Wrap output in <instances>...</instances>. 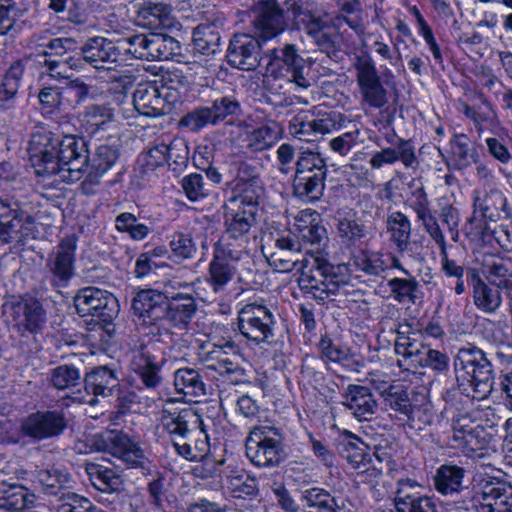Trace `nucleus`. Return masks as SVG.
I'll list each match as a JSON object with an SVG mask.
<instances>
[{"label": "nucleus", "mask_w": 512, "mask_h": 512, "mask_svg": "<svg viewBox=\"0 0 512 512\" xmlns=\"http://www.w3.org/2000/svg\"><path fill=\"white\" fill-rule=\"evenodd\" d=\"M396 508L398 512H437L435 503L428 497H399Z\"/></svg>", "instance_id": "obj_59"}, {"label": "nucleus", "mask_w": 512, "mask_h": 512, "mask_svg": "<svg viewBox=\"0 0 512 512\" xmlns=\"http://www.w3.org/2000/svg\"><path fill=\"white\" fill-rule=\"evenodd\" d=\"M201 420L199 416L191 410L181 411L177 415H163L162 425L164 429L171 435L185 438L191 431L190 426H199Z\"/></svg>", "instance_id": "obj_42"}, {"label": "nucleus", "mask_w": 512, "mask_h": 512, "mask_svg": "<svg viewBox=\"0 0 512 512\" xmlns=\"http://www.w3.org/2000/svg\"><path fill=\"white\" fill-rule=\"evenodd\" d=\"M458 382L472 389L474 399L486 398L492 390L490 368L481 350L461 349L455 359Z\"/></svg>", "instance_id": "obj_4"}, {"label": "nucleus", "mask_w": 512, "mask_h": 512, "mask_svg": "<svg viewBox=\"0 0 512 512\" xmlns=\"http://www.w3.org/2000/svg\"><path fill=\"white\" fill-rule=\"evenodd\" d=\"M358 84L364 100L371 106L385 104V90L381 86L374 63L369 57L359 58L356 62Z\"/></svg>", "instance_id": "obj_18"}, {"label": "nucleus", "mask_w": 512, "mask_h": 512, "mask_svg": "<svg viewBox=\"0 0 512 512\" xmlns=\"http://www.w3.org/2000/svg\"><path fill=\"white\" fill-rule=\"evenodd\" d=\"M28 152L44 187L76 182L87 172V148L83 139L75 135H65L61 141L54 142L49 133H35Z\"/></svg>", "instance_id": "obj_1"}, {"label": "nucleus", "mask_w": 512, "mask_h": 512, "mask_svg": "<svg viewBox=\"0 0 512 512\" xmlns=\"http://www.w3.org/2000/svg\"><path fill=\"white\" fill-rule=\"evenodd\" d=\"M76 240L74 237H67L61 241L55 252L50 268L55 277L61 281L69 280L73 275L74 253Z\"/></svg>", "instance_id": "obj_36"}, {"label": "nucleus", "mask_w": 512, "mask_h": 512, "mask_svg": "<svg viewBox=\"0 0 512 512\" xmlns=\"http://www.w3.org/2000/svg\"><path fill=\"white\" fill-rule=\"evenodd\" d=\"M338 236L344 241L355 242L366 235L365 226L352 209H341L336 214Z\"/></svg>", "instance_id": "obj_40"}, {"label": "nucleus", "mask_w": 512, "mask_h": 512, "mask_svg": "<svg viewBox=\"0 0 512 512\" xmlns=\"http://www.w3.org/2000/svg\"><path fill=\"white\" fill-rule=\"evenodd\" d=\"M37 481L46 493L56 494L70 483V477L66 472L59 470H40L37 473Z\"/></svg>", "instance_id": "obj_55"}, {"label": "nucleus", "mask_w": 512, "mask_h": 512, "mask_svg": "<svg viewBox=\"0 0 512 512\" xmlns=\"http://www.w3.org/2000/svg\"><path fill=\"white\" fill-rule=\"evenodd\" d=\"M303 500L307 507L316 509V512H334L337 506L335 499L320 488L306 490L303 494Z\"/></svg>", "instance_id": "obj_53"}, {"label": "nucleus", "mask_w": 512, "mask_h": 512, "mask_svg": "<svg viewBox=\"0 0 512 512\" xmlns=\"http://www.w3.org/2000/svg\"><path fill=\"white\" fill-rule=\"evenodd\" d=\"M284 16L277 4L273 1H266L257 7L255 29L258 36L268 40L284 30Z\"/></svg>", "instance_id": "obj_23"}, {"label": "nucleus", "mask_w": 512, "mask_h": 512, "mask_svg": "<svg viewBox=\"0 0 512 512\" xmlns=\"http://www.w3.org/2000/svg\"><path fill=\"white\" fill-rule=\"evenodd\" d=\"M57 512H105L92 506L91 502L73 493L65 494L57 507Z\"/></svg>", "instance_id": "obj_58"}, {"label": "nucleus", "mask_w": 512, "mask_h": 512, "mask_svg": "<svg viewBox=\"0 0 512 512\" xmlns=\"http://www.w3.org/2000/svg\"><path fill=\"white\" fill-rule=\"evenodd\" d=\"M36 235L35 221L30 215L0 200V239L20 242Z\"/></svg>", "instance_id": "obj_13"}, {"label": "nucleus", "mask_w": 512, "mask_h": 512, "mask_svg": "<svg viewBox=\"0 0 512 512\" xmlns=\"http://www.w3.org/2000/svg\"><path fill=\"white\" fill-rule=\"evenodd\" d=\"M273 324V314L262 304L248 303L238 312L240 332L253 341H266L272 335Z\"/></svg>", "instance_id": "obj_11"}, {"label": "nucleus", "mask_w": 512, "mask_h": 512, "mask_svg": "<svg viewBox=\"0 0 512 512\" xmlns=\"http://www.w3.org/2000/svg\"><path fill=\"white\" fill-rule=\"evenodd\" d=\"M342 115L336 112L325 113L312 119L315 134H328L342 127Z\"/></svg>", "instance_id": "obj_64"}, {"label": "nucleus", "mask_w": 512, "mask_h": 512, "mask_svg": "<svg viewBox=\"0 0 512 512\" xmlns=\"http://www.w3.org/2000/svg\"><path fill=\"white\" fill-rule=\"evenodd\" d=\"M388 232L391 240L400 250H405L411 234V223L401 212H393L387 219Z\"/></svg>", "instance_id": "obj_48"}, {"label": "nucleus", "mask_w": 512, "mask_h": 512, "mask_svg": "<svg viewBox=\"0 0 512 512\" xmlns=\"http://www.w3.org/2000/svg\"><path fill=\"white\" fill-rule=\"evenodd\" d=\"M21 73V68L18 66L11 67L6 73L0 85V107H6L16 96L19 89Z\"/></svg>", "instance_id": "obj_57"}, {"label": "nucleus", "mask_w": 512, "mask_h": 512, "mask_svg": "<svg viewBox=\"0 0 512 512\" xmlns=\"http://www.w3.org/2000/svg\"><path fill=\"white\" fill-rule=\"evenodd\" d=\"M324 167V160L318 153L304 151L296 163V174H313L314 172L323 171Z\"/></svg>", "instance_id": "obj_62"}, {"label": "nucleus", "mask_w": 512, "mask_h": 512, "mask_svg": "<svg viewBox=\"0 0 512 512\" xmlns=\"http://www.w3.org/2000/svg\"><path fill=\"white\" fill-rule=\"evenodd\" d=\"M167 298L165 292L142 290L134 297L132 309L143 325L153 326L156 321L164 318Z\"/></svg>", "instance_id": "obj_17"}, {"label": "nucleus", "mask_w": 512, "mask_h": 512, "mask_svg": "<svg viewBox=\"0 0 512 512\" xmlns=\"http://www.w3.org/2000/svg\"><path fill=\"white\" fill-rule=\"evenodd\" d=\"M344 405L359 420H369L377 409V403L369 389L357 385L348 387Z\"/></svg>", "instance_id": "obj_29"}, {"label": "nucleus", "mask_w": 512, "mask_h": 512, "mask_svg": "<svg viewBox=\"0 0 512 512\" xmlns=\"http://www.w3.org/2000/svg\"><path fill=\"white\" fill-rule=\"evenodd\" d=\"M86 472L93 486L99 491L111 493L122 488L121 475L109 466L92 462L87 463Z\"/></svg>", "instance_id": "obj_37"}, {"label": "nucleus", "mask_w": 512, "mask_h": 512, "mask_svg": "<svg viewBox=\"0 0 512 512\" xmlns=\"http://www.w3.org/2000/svg\"><path fill=\"white\" fill-rule=\"evenodd\" d=\"M512 487L504 483H490L482 491L483 512H511Z\"/></svg>", "instance_id": "obj_34"}, {"label": "nucleus", "mask_w": 512, "mask_h": 512, "mask_svg": "<svg viewBox=\"0 0 512 512\" xmlns=\"http://www.w3.org/2000/svg\"><path fill=\"white\" fill-rule=\"evenodd\" d=\"M36 496L25 487L0 481V508L6 510L22 511L34 506Z\"/></svg>", "instance_id": "obj_31"}, {"label": "nucleus", "mask_w": 512, "mask_h": 512, "mask_svg": "<svg viewBox=\"0 0 512 512\" xmlns=\"http://www.w3.org/2000/svg\"><path fill=\"white\" fill-rule=\"evenodd\" d=\"M326 239V229L320 223L319 214L312 209L301 210L291 228L278 232L275 245L282 250L299 252L307 245L318 244Z\"/></svg>", "instance_id": "obj_5"}, {"label": "nucleus", "mask_w": 512, "mask_h": 512, "mask_svg": "<svg viewBox=\"0 0 512 512\" xmlns=\"http://www.w3.org/2000/svg\"><path fill=\"white\" fill-rule=\"evenodd\" d=\"M474 303L484 312H493L500 306L501 298L497 290L479 280L474 286Z\"/></svg>", "instance_id": "obj_52"}, {"label": "nucleus", "mask_w": 512, "mask_h": 512, "mask_svg": "<svg viewBox=\"0 0 512 512\" xmlns=\"http://www.w3.org/2000/svg\"><path fill=\"white\" fill-rule=\"evenodd\" d=\"M220 33L219 28L213 23H204L198 25L193 31V51L194 57L198 58L193 63H188L191 75L206 79L212 67L211 55L220 51Z\"/></svg>", "instance_id": "obj_10"}, {"label": "nucleus", "mask_w": 512, "mask_h": 512, "mask_svg": "<svg viewBox=\"0 0 512 512\" xmlns=\"http://www.w3.org/2000/svg\"><path fill=\"white\" fill-rule=\"evenodd\" d=\"M150 61L168 60L178 53L179 42L174 38L157 33H150Z\"/></svg>", "instance_id": "obj_49"}, {"label": "nucleus", "mask_w": 512, "mask_h": 512, "mask_svg": "<svg viewBox=\"0 0 512 512\" xmlns=\"http://www.w3.org/2000/svg\"><path fill=\"white\" fill-rule=\"evenodd\" d=\"M74 450L78 454L108 452L129 467H137L144 462L143 452L137 444L126 435L114 430L85 434L75 442Z\"/></svg>", "instance_id": "obj_3"}, {"label": "nucleus", "mask_w": 512, "mask_h": 512, "mask_svg": "<svg viewBox=\"0 0 512 512\" xmlns=\"http://www.w3.org/2000/svg\"><path fill=\"white\" fill-rule=\"evenodd\" d=\"M266 76L285 79L302 90L309 88L313 82L307 61L297 54L293 45L272 50L267 56Z\"/></svg>", "instance_id": "obj_6"}, {"label": "nucleus", "mask_w": 512, "mask_h": 512, "mask_svg": "<svg viewBox=\"0 0 512 512\" xmlns=\"http://www.w3.org/2000/svg\"><path fill=\"white\" fill-rule=\"evenodd\" d=\"M226 481L227 489L234 498H253L258 493L256 480L242 468L229 467Z\"/></svg>", "instance_id": "obj_38"}, {"label": "nucleus", "mask_w": 512, "mask_h": 512, "mask_svg": "<svg viewBox=\"0 0 512 512\" xmlns=\"http://www.w3.org/2000/svg\"><path fill=\"white\" fill-rule=\"evenodd\" d=\"M82 129L91 135L102 131H117L118 121L113 111L105 106H90L80 115Z\"/></svg>", "instance_id": "obj_25"}, {"label": "nucleus", "mask_w": 512, "mask_h": 512, "mask_svg": "<svg viewBox=\"0 0 512 512\" xmlns=\"http://www.w3.org/2000/svg\"><path fill=\"white\" fill-rule=\"evenodd\" d=\"M260 43L250 35H235L228 49V62L240 70L250 71L259 64Z\"/></svg>", "instance_id": "obj_19"}, {"label": "nucleus", "mask_w": 512, "mask_h": 512, "mask_svg": "<svg viewBox=\"0 0 512 512\" xmlns=\"http://www.w3.org/2000/svg\"><path fill=\"white\" fill-rule=\"evenodd\" d=\"M13 326L22 336L40 332L46 322V315L38 301L23 300L12 305Z\"/></svg>", "instance_id": "obj_16"}, {"label": "nucleus", "mask_w": 512, "mask_h": 512, "mask_svg": "<svg viewBox=\"0 0 512 512\" xmlns=\"http://www.w3.org/2000/svg\"><path fill=\"white\" fill-rule=\"evenodd\" d=\"M168 152L169 148L166 147V143H159L142 153L138 162L146 171H153L166 165L167 158L165 155Z\"/></svg>", "instance_id": "obj_56"}, {"label": "nucleus", "mask_w": 512, "mask_h": 512, "mask_svg": "<svg viewBox=\"0 0 512 512\" xmlns=\"http://www.w3.org/2000/svg\"><path fill=\"white\" fill-rule=\"evenodd\" d=\"M34 4L35 0H0V35L6 34Z\"/></svg>", "instance_id": "obj_43"}, {"label": "nucleus", "mask_w": 512, "mask_h": 512, "mask_svg": "<svg viewBox=\"0 0 512 512\" xmlns=\"http://www.w3.org/2000/svg\"><path fill=\"white\" fill-rule=\"evenodd\" d=\"M463 476V470L457 466H441L435 477L436 488L444 495L457 492L461 488Z\"/></svg>", "instance_id": "obj_47"}, {"label": "nucleus", "mask_w": 512, "mask_h": 512, "mask_svg": "<svg viewBox=\"0 0 512 512\" xmlns=\"http://www.w3.org/2000/svg\"><path fill=\"white\" fill-rule=\"evenodd\" d=\"M484 433L483 428L468 417L459 418L453 425V439L456 446L477 456H483L480 450L485 439Z\"/></svg>", "instance_id": "obj_22"}, {"label": "nucleus", "mask_w": 512, "mask_h": 512, "mask_svg": "<svg viewBox=\"0 0 512 512\" xmlns=\"http://www.w3.org/2000/svg\"><path fill=\"white\" fill-rule=\"evenodd\" d=\"M82 53L84 60L96 69L105 68L104 63H114L120 59L118 41L115 43L104 37L89 39L82 47ZM106 69L110 70L111 67Z\"/></svg>", "instance_id": "obj_21"}, {"label": "nucleus", "mask_w": 512, "mask_h": 512, "mask_svg": "<svg viewBox=\"0 0 512 512\" xmlns=\"http://www.w3.org/2000/svg\"><path fill=\"white\" fill-rule=\"evenodd\" d=\"M417 336V333H412L411 336L408 327H402L395 343L396 353L410 360V367H417L415 360L422 357L423 349L426 348L418 341Z\"/></svg>", "instance_id": "obj_44"}, {"label": "nucleus", "mask_w": 512, "mask_h": 512, "mask_svg": "<svg viewBox=\"0 0 512 512\" xmlns=\"http://www.w3.org/2000/svg\"><path fill=\"white\" fill-rule=\"evenodd\" d=\"M294 188L300 197H307L310 200L319 198L324 189V171L296 174Z\"/></svg>", "instance_id": "obj_45"}, {"label": "nucleus", "mask_w": 512, "mask_h": 512, "mask_svg": "<svg viewBox=\"0 0 512 512\" xmlns=\"http://www.w3.org/2000/svg\"><path fill=\"white\" fill-rule=\"evenodd\" d=\"M242 249H227L224 246H216L214 259L210 263L209 284L214 292L224 288L236 277V268L233 262L242 258Z\"/></svg>", "instance_id": "obj_15"}, {"label": "nucleus", "mask_w": 512, "mask_h": 512, "mask_svg": "<svg viewBox=\"0 0 512 512\" xmlns=\"http://www.w3.org/2000/svg\"><path fill=\"white\" fill-rule=\"evenodd\" d=\"M116 229L121 233H127L129 237L136 241L145 239L151 231L146 224L139 222L132 213H121L115 220Z\"/></svg>", "instance_id": "obj_50"}, {"label": "nucleus", "mask_w": 512, "mask_h": 512, "mask_svg": "<svg viewBox=\"0 0 512 512\" xmlns=\"http://www.w3.org/2000/svg\"><path fill=\"white\" fill-rule=\"evenodd\" d=\"M172 12L173 9L170 5L160 2L142 8L139 11V18H147L148 25H160L164 28H168L173 24Z\"/></svg>", "instance_id": "obj_51"}, {"label": "nucleus", "mask_w": 512, "mask_h": 512, "mask_svg": "<svg viewBox=\"0 0 512 512\" xmlns=\"http://www.w3.org/2000/svg\"><path fill=\"white\" fill-rule=\"evenodd\" d=\"M164 362V358L158 359L149 351H142L133 357L132 368L141 377L145 386L155 387L161 381L159 372Z\"/></svg>", "instance_id": "obj_35"}, {"label": "nucleus", "mask_w": 512, "mask_h": 512, "mask_svg": "<svg viewBox=\"0 0 512 512\" xmlns=\"http://www.w3.org/2000/svg\"><path fill=\"white\" fill-rule=\"evenodd\" d=\"M170 248L176 259H189L196 252V246L192 238L187 234H176L170 242Z\"/></svg>", "instance_id": "obj_61"}, {"label": "nucleus", "mask_w": 512, "mask_h": 512, "mask_svg": "<svg viewBox=\"0 0 512 512\" xmlns=\"http://www.w3.org/2000/svg\"><path fill=\"white\" fill-rule=\"evenodd\" d=\"M294 19L298 28L304 29L308 36L325 50L340 45L342 42L340 29L344 23L351 26L350 22L342 16L302 9L295 12Z\"/></svg>", "instance_id": "obj_8"}, {"label": "nucleus", "mask_w": 512, "mask_h": 512, "mask_svg": "<svg viewBox=\"0 0 512 512\" xmlns=\"http://www.w3.org/2000/svg\"><path fill=\"white\" fill-rule=\"evenodd\" d=\"M65 426L64 419L55 412L36 413L27 418L23 431L35 438H47L58 434Z\"/></svg>", "instance_id": "obj_28"}, {"label": "nucleus", "mask_w": 512, "mask_h": 512, "mask_svg": "<svg viewBox=\"0 0 512 512\" xmlns=\"http://www.w3.org/2000/svg\"><path fill=\"white\" fill-rule=\"evenodd\" d=\"M150 33L138 34L118 40L120 56L122 53L130 58L150 61Z\"/></svg>", "instance_id": "obj_46"}, {"label": "nucleus", "mask_w": 512, "mask_h": 512, "mask_svg": "<svg viewBox=\"0 0 512 512\" xmlns=\"http://www.w3.org/2000/svg\"><path fill=\"white\" fill-rule=\"evenodd\" d=\"M401 161L406 167H411L416 162L413 146L408 141L401 140L397 147H387L374 152L369 164L372 169H382L385 166L394 165Z\"/></svg>", "instance_id": "obj_27"}, {"label": "nucleus", "mask_w": 512, "mask_h": 512, "mask_svg": "<svg viewBox=\"0 0 512 512\" xmlns=\"http://www.w3.org/2000/svg\"><path fill=\"white\" fill-rule=\"evenodd\" d=\"M165 88L159 89L155 85H140L134 92L133 101L135 108L147 116H160L165 108Z\"/></svg>", "instance_id": "obj_24"}, {"label": "nucleus", "mask_w": 512, "mask_h": 512, "mask_svg": "<svg viewBox=\"0 0 512 512\" xmlns=\"http://www.w3.org/2000/svg\"><path fill=\"white\" fill-rule=\"evenodd\" d=\"M381 394L386 406L406 417L408 421L414 422L416 418H420L421 410L412 405L403 384H392L383 389Z\"/></svg>", "instance_id": "obj_32"}, {"label": "nucleus", "mask_w": 512, "mask_h": 512, "mask_svg": "<svg viewBox=\"0 0 512 512\" xmlns=\"http://www.w3.org/2000/svg\"><path fill=\"white\" fill-rule=\"evenodd\" d=\"M258 193L251 191L246 195H238L228 201L225 206V232L217 244L227 249H242L245 253L249 241V232L256 223L258 213Z\"/></svg>", "instance_id": "obj_2"}, {"label": "nucleus", "mask_w": 512, "mask_h": 512, "mask_svg": "<svg viewBox=\"0 0 512 512\" xmlns=\"http://www.w3.org/2000/svg\"><path fill=\"white\" fill-rule=\"evenodd\" d=\"M281 127L276 122H269L257 128H246L243 142L251 151H263L271 148L281 138Z\"/></svg>", "instance_id": "obj_33"}, {"label": "nucleus", "mask_w": 512, "mask_h": 512, "mask_svg": "<svg viewBox=\"0 0 512 512\" xmlns=\"http://www.w3.org/2000/svg\"><path fill=\"white\" fill-rule=\"evenodd\" d=\"M118 380L114 372L106 367H98L88 373L85 377V387L87 392H92L93 397L90 399L76 398L81 403H89L95 405L97 403L96 396H106L112 392L117 386Z\"/></svg>", "instance_id": "obj_30"}, {"label": "nucleus", "mask_w": 512, "mask_h": 512, "mask_svg": "<svg viewBox=\"0 0 512 512\" xmlns=\"http://www.w3.org/2000/svg\"><path fill=\"white\" fill-rule=\"evenodd\" d=\"M308 264H311V274L316 275L317 280L307 282L306 287L319 289L322 284L329 293H335L350 280L349 268L345 264L333 265L323 257L314 255H309Z\"/></svg>", "instance_id": "obj_14"}, {"label": "nucleus", "mask_w": 512, "mask_h": 512, "mask_svg": "<svg viewBox=\"0 0 512 512\" xmlns=\"http://www.w3.org/2000/svg\"><path fill=\"white\" fill-rule=\"evenodd\" d=\"M169 152L165 155L167 158L166 165L174 172L182 171L188 164V147L181 139H175L166 144Z\"/></svg>", "instance_id": "obj_54"}, {"label": "nucleus", "mask_w": 512, "mask_h": 512, "mask_svg": "<svg viewBox=\"0 0 512 512\" xmlns=\"http://www.w3.org/2000/svg\"><path fill=\"white\" fill-rule=\"evenodd\" d=\"M338 451L350 468L364 477L363 481L372 482L381 474V468L372 463L367 445L358 437L348 434L338 443Z\"/></svg>", "instance_id": "obj_12"}, {"label": "nucleus", "mask_w": 512, "mask_h": 512, "mask_svg": "<svg viewBox=\"0 0 512 512\" xmlns=\"http://www.w3.org/2000/svg\"><path fill=\"white\" fill-rule=\"evenodd\" d=\"M185 195L191 201H199L208 195L204 187L203 177L200 174H189L181 181Z\"/></svg>", "instance_id": "obj_60"}, {"label": "nucleus", "mask_w": 512, "mask_h": 512, "mask_svg": "<svg viewBox=\"0 0 512 512\" xmlns=\"http://www.w3.org/2000/svg\"><path fill=\"white\" fill-rule=\"evenodd\" d=\"M174 386L185 402H193L205 394L204 383L194 369H178L174 376Z\"/></svg>", "instance_id": "obj_39"}, {"label": "nucleus", "mask_w": 512, "mask_h": 512, "mask_svg": "<svg viewBox=\"0 0 512 512\" xmlns=\"http://www.w3.org/2000/svg\"><path fill=\"white\" fill-rule=\"evenodd\" d=\"M165 294L168 298L164 317H167L174 326L184 327L196 310L194 298L186 292L170 293L166 290Z\"/></svg>", "instance_id": "obj_26"}, {"label": "nucleus", "mask_w": 512, "mask_h": 512, "mask_svg": "<svg viewBox=\"0 0 512 512\" xmlns=\"http://www.w3.org/2000/svg\"><path fill=\"white\" fill-rule=\"evenodd\" d=\"M74 306L81 317L91 316L108 333L114 331L112 324L120 308L117 298L109 291L93 286L84 287L74 296Z\"/></svg>", "instance_id": "obj_7"}, {"label": "nucleus", "mask_w": 512, "mask_h": 512, "mask_svg": "<svg viewBox=\"0 0 512 512\" xmlns=\"http://www.w3.org/2000/svg\"><path fill=\"white\" fill-rule=\"evenodd\" d=\"M310 254L305 255L301 260H291L272 255L269 259L270 266L277 272L288 273L295 271L300 274L299 281L306 286L307 282L317 280L316 275L311 274V264H308Z\"/></svg>", "instance_id": "obj_41"}, {"label": "nucleus", "mask_w": 512, "mask_h": 512, "mask_svg": "<svg viewBox=\"0 0 512 512\" xmlns=\"http://www.w3.org/2000/svg\"><path fill=\"white\" fill-rule=\"evenodd\" d=\"M246 454L259 467L274 466L281 459V435L270 426L254 427L246 441Z\"/></svg>", "instance_id": "obj_9"}, {"label": "nucleus", "mask_w": 512, "mask_h": 512, "mask_svg": "<svg viewBox=\"0 0 512 512\" xmlns=\"http://www.w3.org/2000/svg\"><path fill=\"white\" fill-rule=\"evenodd\" d=\"M118 141L104 143L97 147L95 154L88 162L86 180L82 183L85 193H92L91 185L96 183L107 171H109L118 160Z\"/></svg>", "instance_id": "obj_20"}, {"label": "nucleus", "mask_w": 512, "mask_h": 512, "mask_svg": "<svg viewBox=\"0 0 512 512\" xmlns=\"http://www.w3.org/2000/svg\"><path fill=\"white\" fill-rule=\"evenodd\" d=\"M80 379L79 371L67 365L59 366L52 373V383L58 389L74 386Z\"/></svg>", "instance_id": "obj_63"}]
</instances>
